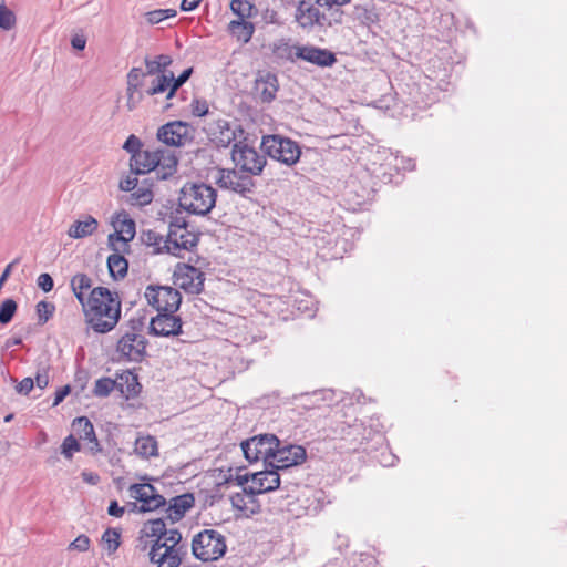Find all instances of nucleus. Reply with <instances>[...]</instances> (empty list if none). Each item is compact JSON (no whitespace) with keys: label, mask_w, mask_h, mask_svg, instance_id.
<instances>
[{"label":"nucleus","mask_w":567,"mask_h":567,"mask_svg":"<svg viewBox=\"0 0 567 567\" xmlns=\"http://www.w3.org/2000/svg\"><path fill=\"white\" fill-rule=\"evenodd\" d=\"M90 548V538L86 535L78 536L71 544L69 545L70 550L78 551H87Z\"/></svg>","instance_id":"nucleus-50"},{"label":"nucleus","mask_w":567,"mask_h":567,"mask_svg":"<svg viewBox=\"0 0 567 567\" xmlns=\"http://www.w3.org/2000/svg\"><path fill=\"white\" fill-rule=\"evenodd\" d=\"M280 445V440L275 434H259L241 442L240 446L245 458L250 462L264 460L266 464L272 460L275 449Z\"/></svg>","instance_id":"nucleus-7"},{"label":"nucleus","mask_w":567,"mask_h":567,"mask_svg":"<svg viewBox=\"0 0 567 567\" xmlns=\"http://www.w3.org/2000/svg\"><path fill=\"white\" fill-rule=\"evenodd\" d=\"M156 58V61L158 62L161 69L163 72H168L167 68L173 63V59L168 54H159Z\"/></svg>","instance_id":"nucleus-60"},{"label":"nucleus","mask_w":567,"mask_h":567,"mask_svg":"<svg viewBox=\"0 0 567 567\" xmlns=\"http://www.w3.org/2000/svg\"><path fill=\"white\" fill-rule=\"evenodd\" d=\"M17 308V302L13 299H6L0 306V323H9L12 320Z\"/></svg>","instance_id":"nucleus-43"},{"label":"nucleus","mask_w":567,"mask_h":567,"mask_svg":"<svg viewBox=\"0 0 567 567\" xmlns=\"http://www.w3.org/2000/svg\"><path fill=\"white\" fill-rule=\"evenodd\" d=\"M134 330L135 327H132L131 331L121 337L116 350L127 361L141 362L146 354L147 341L143 334Z\"/></svg>","instance_id":"nucleus-16"},{"label":"nucleus","mask_w":567,"mask_h":567,"mask_svg":"<svg viewBox=\"0 0 567 567\" xmlns=\"http://www.w3.org/2000/svg\"><path fill=\"white\" fill-rule=\"evenodd\" d=\"M158 165L156 152L142 150L140 153L131 156L130 167L134 175H143L155 169Z\"/></svg>","instance_id":"nucleus-24"},{"label":"nucleus","mask_w":567,"mask_h":567,"mask_svg":"<svg viewBox=\"0 0 567 567\" xmlns=\"http://www.w3.org/2000/svg\"><path fill=\"white\" fill-rule=\"evenodd\" d=\"M187 554L188 544L183 542L182 534L177 528H172L168 530L164 551L158 556L157 567H179Z\"/></svg>","instance_id":"nucleus-12"},{"label":"nucleus","mask_w":567,"mask_h":567,"mask_svg":"<svg viewBox=\"0 0 567 567\" xmlns=\"http://www.w3.org/2000/svg\"><path fill=\"white\" fill-rule=\"evenodd\" d=\"M72 430L79 436L80 440L87 441L91 444V446H90L91 451H94V452L100 451V444L96 439L93 424L91 423V421L87 417H85V416L76 417L72 422Z\"/></svg>","instance_id":"nucleus-26"},{"label":"nucleus","mask_w":567,"mask_h":567,"mask_svg":"<svg viewBox=\"0 0 567 567\" xmlns=\"http://www.w3.org/2000/svg\"><path fill=\"white\" fill-rule=\"evenodd\" d=\"M144 533L146 537H154V542L150 549V560L153 564H158L159 550L164 549L167 544L168 530L164 518L151 519L144 525Z\"/></svg>","instance_id":"nucleus-18"},{"label":"nucleus","mask_w":567,"mask_h":567,"mask_svg":"<svg viewBox=\"0 0 567 567\" xmlns=\"http://www.w3.org/2000/svg\"><path fill=\"white\" fill-rule=\"evenodd\" d=\"M111 248L115 252L107 257L109 272L113 279L120 280L127 275L128 261L124 258V256L118 254V248L115 246H111Z\"/></svg>","instance_id":"nucleus-28"},{"label":"nucleus","mask_w":567,"mask_h":567,"mask_svg":"<svg viewBox=\"0 0 567 567\" xmlns=\"http://www.w3.org/2000/svg\"><path fill=\"white\" fill-rule=\"evenodd\" d=\"M16 24L14 13L8 9L4 0H0V29L10 30Z\"/></svg>","instance_id":"nucleus-42"},{"label":"nucleus","mask_w":567,"mask_h":567,"mask_svg":"<svg viewBox=\"0 0 567 567\" xmlns=\"http://www.w3.org/2000/svg\"><path fill=\"white\" fill-rule=\"evenodd\" d=\"M175 312H158L152 318L150 333L157 337L178 336L182 333V320Z\"/></svg>","instance_id":"nucleus-20"},{"label":"nucleus","mask_w":567,"mask_h":567,"mask_svg":"<svg viewBox=\"0 0 567 567\" xmlns=\"http://www.w3.org/2000/svg\"><path fill=\"white\" fill-rule=\"evenodd\" d=\"M193 72H194L193 68H187L178 76H175L173 74V80L171 82V84H172L171 90L168 91L167 96H166L168 100L172 99L176 94L177 90L189 80Z\"/></svg>","instance_id":"nucleus-41"},{"label":"nucleus","mask_w":567,"mask_h":567,"mask_svg":"<svg viewBox=\"0 0 567 567\" xmlns=\"http://www.w3.org/2000/svg\"><path fill=\"white\" fill-rule=\"evenodd\" d=\"M217 190L205 183H186L178 196L179 206L197 216H206L216 205Z\"/></svg>","instance_id":"nucleus-2"},{"label":"nucleus","mask_w":567,"mask_h":567,"mask_svg":"<svg viewBox=\"0 0 567 567\" xmlns=\"http://www.w3.org/2000/svg\"><path fill=\"white\" fill-rule=\"evenodd\" d=\"M260 147L270 158L287 166L295 165L301 156L300 145L296 141L279 134L262 136Z\"/></svg>","instance_id":"nucleus-3"},{"label":"nucleus","mask_w":567,"mask_h":567,"mask_svg":"<svg viewBox=\"0 0 567 567\" xmlns=\"http://www.w3.org/2000/svg\"><path fill=\"white\" fill-rule=\"evenodd\" d=\"M295 50L297 59L303 60L320 68L332 66L337 62L336 54L328 49L308 44L296 45Z\"/></svg>","instance_id":"nucleus-19"},{"label":"nucleus","mask_w":567,"mask_h":567,"mask_svg":"<svg viewBox=\"0 0 567 567\" xmlns=\"http://www.w3.org/2000/svg\"><path fill=\"white\" fill-rule=\"evenodd\" d=\"M80 449H81V445H80L78 439L74 435L70 434L62 442L61 453L66 458L71 460L73 456V453L80 451Z\"/></svg>","instance_id":"nucleus-45"},{"label":"nucleus","mask_w":567,"mask_h":567,"mask_svg":"<svg viewBox=\"0 0 567 567\" xmlns=\"http://www.w3.org/2000/svg\"><path fill=\"white\" fill-rule=\"evenodd\" d=\"M231 159L238 171L251 177L260 175L267 163L265 154L241 142L233 145Z\"/></svg>","instance_id":"nucleus-8"},{"label":"nucleus","mask_w":567,"mask_h":567,"mask_svg":"<svg viewBox=\"0 0 567 567\" xmlns=\"http://www.w3.org/2000/svg\"><path fill=\"white\" fill-rule=\"evenodd\" d=\"M83 309L91 328L99 333L113 330L121 318L120 297L105 287L93 288Z\"/></svg>","instance_id":"nucleus-1"},{"label":"nucleus","mask_w":567,"mask_h":567,"mask_svg":"<svg viewBox=\"0 0 567 567\" xmlns=\"http://www.w3.org/2000/svg\"><path fill=\"white\" fill-rule=\"evenodd\" d=\"M114 389H118L121 392H124L123 377L120 378V381H115L106 377L97 379L94 385L93 393L95 396L105 398Z\"/></svg>","instance_id":"nucleus-31"},{"label":"nucleus","mask_w":567,"mask_h":567,"mask_svg":"<svg viewBox=\"0 0 567 567\" xmlns=\"http://www.w3.org/2000/svg\"><path fill=\"white\" fill-rule=\"evenodd\" d=\"M229 30L238 40L247 43L252 38L255 27L251 22L245 21V19H239L229 23Z\"/></svg>","instance_id":"nucleus-33"},{"label":"nucleus","mask_w":567,"mask_h":567,"mask_svg":"<svg viewBox=\"0 0 567 567\" xmlns=\"http://www.w3.org/2000/svg\"><path fill=\"white\" fill-rule=\"evenodd\" d=\"M92 287V279L86 274H76L71 279V288L78 301L85 308L84 291Z\"/></svg>","instance_id":"nucleus-30"},{"label":"nucleus","mask_w":567,"mask_h":567,"mask_svg":"<svg viewBox=\"0 0 567 567\" xmlns=\"http://www.w3.org/2000/svg\"><path fill=\"white\" fill-rule=\"evenodd\" d=\"M55 306L49 301H40L37 305L38 321L40 324L45 323L54 313Z\"/></svg>","instance_id":"nucleus-44"},{"label":"nucleus","mask_w":567,"mask_h":567,"mask_svg":"<svg viewBox=\"0 0 567 567\" xmlns=\"http://www.w3.org/2000/svg\"><path fill=\"white\" fill-rule=\"evenodd\" d=\"M124 507L120 506L117 501H111L107 507V514L113 517H121L124 514Z\"/></svg>","instance_id":"nucleus-58"},{"label":"nucleus","mask_w":567,"mask_h":567,"mask_svg":"<svg viewBox=\"0 0 567 567\" xmlns=\"http://www.w3.org/2000/svg\"><path fill=\"white\" fill-rule=\"evenodd\" d=\"M81 475H82L83 481L89 484L96 485L100 482V476L96 473L84 471V472H82Z\"/></svg>","instance_id":"nucleus-62"},{"label":"nucleus","mask_w":567,"mask_h":567,"mask_svg":"<svg viewBox=\"0 0 567 567\" xmlns=\"http://www.w3.org/2000/svg\"><path fill=\"white\" fill-rule=\"evenodd\" d=\"M307 458L306 449L301 445L282 444L275 449L272 460L269 462L270 467L278 471L287 470L291 466L302 464Z\"/></svg>","instance_id":"nucleus-17"},{"label":"nucleus","mask_w":567,"mask_h":567,"mask_svg":"<svg viewBox=\"0 0 567 567\" xmlns=\"http://www.w3.org/2000/svg\"><path fill=\"white\" fill-rule=\"evenodd\" d=\"M121 534L114 528H107L102 535V542L106 545L109 554L115 553L120 545Z\"/></svg>","instance_id":"nucleus-39"},{"label":"nucleus","mask_w":567,"mask_h":567,"mask_svg":"<svg viewBox=\"0 0 567 567\" xmlns=\"http://www.w3.org/2000/svg\"><path fill=\"white\" fill-rule=\"evenodd\" d=\"M225 537L217 530L204 529L194 536L192 553L202 561H214L226 553Z\"/></svg>","instance_id":"nucleus-4"},{"label":"nucleus","mask_w":567,"mask_h":567,"mask_svg":"<svg viewBox=\"0 0 567 567\" xmlns=\"http://www.w3.org/2000/svg\"><path fill=\"white\" fill-rule=\"evenodd\" d=\"M209 141L218 148H226L237 138V133H243L240 125H233L225 118L214 120L205 126Z\"/></svg>","instance_id":"nucleus-15"},{"label":"nucleus","mask_w":567,"mask_h":567,"mask_svg":"<svg viewBox=\"0 0 567 567\" xmlns=\"http://www.w3.org/2000/svg\"><path fill=\"white\" fill-rule=\"evenodd\" d=\"M278 90V78L272 72H260L255 80V92L262 103L272 102L276 99Z\"/></svg>","instance_id":"nucleus-22"},{"label":"nucleus","mask_w":567,"mask_h":567,"mask_svg":"<svg viewBox=\"0 0 567 567\" xmlns=\"http://www.w3.org/2000/svg\"><path fill=\"white\" fill-rule=\"evenodd\" d=\"M175 9H156L145 13V19L150 24H157L168 18L176 17Z\"/></svg>","instance_id":"nucleus-40"},{"label":"nucleus","mask_w":567,"mask_h":567,"mask_svg":"<svg viewBox=\"0 0 567 567\" xmlns=\"http://www.w3.org/2000/svg\"><path fill=\"white\" fill-rule=\"evenodd\" d=\"M142 100V94L136 93L132 99H130V95H127V107L128 110L135 109L136 104Z\"/></svg>","instance_id":"nucleus-63"},{"label":"nucleus","mask_w":567,"mask_h":567,"mask_svg":"<svg viewBox=\"0 0 567 567\" xmlns=\"http://www.w3.org/2000/svg\"><path fill=\"white\" fill-rule=\"evenodd\" d=\"M123 383H124V392L123 394L126 395V398L134 396L140 391V383L137 382V377L131 372H128L125 377H123Z\"/></svg>","instance_id":"nucleus-46"},{"label":"nucleus","mask_w":567,"mask_h":567,"mask_svg":"<svg viewBox=\"0 0 567 567\" xmlns=\"http://www.w3.org/2000/svg\"><path fill=\"white\" fill-rule=\"evenodd\" d=\"M287 3H296L295 19L297 23L303 29H312L316 25L322 27L326 24L327 17L320 11L323 7V0H286Z\"/></svg>","instance_id":"nucleus-13"},{"label":"nucleus","mask_w":567,"mask_h":567,"mask_svg":"<svg viewBox=\"0 0 567 567\" xmlns=\"http://www.w3.org/2000/svg\"><path fill=\"white\" fill-rule=\"evenodd\" d=\"M350 0H323V7L331 9L333 6H344L349 3Z\"/></svg>","instance_id":"nucleus-64"},{"label":"nucleus","mask_w":567,"mask_h":567,"mask_svg":"<svg viewBox=\"0 0 567 567\" xmlns=\"http://www.w3.org/2000/svg\"><path fill=\"white\" fill-rule=\"evenodd\" d=\"M37 284L44 292H50L54 287L53 278L47 272L38 277Z\"/></svg>","instance_id":"nucleus-51"},{"label":"nucleus","mask_w":567,"mask_h":567,"mask_svg":"<svg viewBox=\"0 0 567 567\" xmlns=\"http://www.w3.org/2000/svg\"><path fill=\"white\" fill-rule=\"evenodd\" d=\"M257 493H250V485L248 487H243L241 492L234 493L230 495V503L234 508L238 511H245L248 508L249 504L256 503Z\"/></svg>","instance_id":"nucleus-34"},{"label":"nucleus","mask_w":567,"mask_h":567,"mask_svg":"<svg viewBox=\"0 0 567 567\" xmlns=\"http://www.w3.org/2000/svg\"><path fill=\"white\" fill-rule=\"evenodd\" d=\"M176 235V231L172 230V233H168L166 238H164L159 233L148 229L142 231L141 241L145 246L152 248L153 255L167 252L178 256L181 250H189L197 245V240L195 238H193L192 241L178 243Z\"/></svg>","instance_id":"nucleus-5"},{"label":"nucleus","mask_w":567,"mask_h":567,"mask_svg":"<svg viewBox=\"0 0 567 567\" xmlns=\"http://www.w3.org/2000/svg\"><path fill=\"white\" fill-rule=\"evenodd\" d=\"M137 178L135 176H127L126 178L121 179L120 188L124 192H132L137 187Z\"/></svg>","instance_id":"nucleus-56"},{"label":"nucleus","mask_w":567,"mask_h":567,"mask_svg":"<svg viewBox=\"0 0 567 567\" xmlns=\"http://www.w3.org/2000/svg\"><path fill=\"white\" fill-rule=\"evenodd\" d=\"M251 474L250 493L264 494L272 492L280 486V474L276 467L267 468Z\"/></svg>","instance_id":"nucleus-21"},{"label":"nucleus","mask_w":567,"mask_h":567,"mask_svg":"<svg viewBox=\"0 0 567 567\" xmlns=\"http://www.w3.org/2000/svg\"><path fill=\"white\" fill-rule=\"evenodd\" d=\"M153 200V193L150 188H135L126 198V203L133 206H145Z\"/></svg>","instance_id":"nucleus-37"},{"label":"nucleus","mask_w":567,"mask_h":567,"mask_svg":"<svg viewBox=\"0 0 567 567\" xmlns=\"http://www.w3.org/2000/svg\"><path fill=\"white\" fill-rule=\"evenodd\" d=\"M248 481H249L248 474L237 475L235 478H233V476L230 474L229 476L225 477L224 482L219 483L218 486H221L224 484H231V485L240 486L243 488V487H247L246 483Z\"/></svg>","instance_id":"nucleus-52"},{"label":"nucleus","mask_w":567,"mask_h":567,"mask_svg":"<svg viewBox=\"0 0 567 567\" xmlns=\"http://www.w3.org/2000/svg\"><path fill=\"white\" fill-rule=\"evenodd\" d=\"M145 66H146L145 72L147 75L163 74V70L161 69L158 62L156 61V58H154V59L145 58Z\"/></svg>","instance_id":"nucleus-55"},{"label":"nucleus","mask_w":567,"mask_h":567,"mask_svg":"<svg viewBox=\"0 0 567 567\" xmlns=\"http://www.w3.org/2000/svg\"><path fill=\"white\" fill-rule=\"evenodd\" d=\"M172 230H175L176 233L177 231H187V223L185 220V218L183 217H179V216H174L171 218V221H169V230L168 233H172Z\"/></svg>","instance_id":"nucleus-54"},{"label":"nucleus","mask_w":567,"mask_h":567,"mask_svg":"<svg viewBox=\"0 0 567 567\" xmlns=\"http://www.w3.org/2000/svg\"><path fill=\"white\" fill-rule=\"evenodd\" d=\"M131 498L136 499L141 503L140 506L136 503H131L132 512H153L166 505V499L162 496L157 489L148 483H135L128 488Z\"/></svg>","instance_id":"nucleus-10"},{"label":"nucleus","mask_w":567,"mask_h":567,"mask_svg":"<svg viewBox=\"0 0 567 567\" xmlns=\"http://www.w3.org/2000/svg\"><path fill=\"white\" fill-rule=\"evenodd\" d=\"M123 148L133 156L142 151V142L137 136L132 134L125 141Z\"/></svg>","instance_id":"nucleus-49"},{"label":"nucleus","mask_w":567,"mask_h":567,"mask_svg":"<svg viewBox=\"0 0 567 567\" xmlns=\"http://www.w3.org/2000/svg\"><path fill=\"white\" fill-rule=\"evenodd\" d=\"M202 0H182L181 10L185 12H189L195 10Z\"/></svg>","instance_id":"nucleus-61"},{"label":"nucleus","mask_w":567,"mask_h":567,"mask_svg":"<svg viewBox=\"0 0 567 567\" xmlns=\"http://www.w3.org/2000/svg\"><path fill=\"white\" fill-rule=\"evenodd\" d=\"M174 284L186 293L198 295L204 290V272L187 264H177L173 274Z\"/></svg>","instance_id":"nucleus-14"},{"label":"nucleus","mask_w":567,"mask_h":567,"mask_svg":"<svg viewBox=\"0 0 567 567\" xmlns=\"http://www.w3.org/2000/svg\"><path fill=\"white\" fill-rule=\"evenodd\" d=\"M215 183L219 188L235 193L243 198H248L254 194L256 187L254 178L237 168H218Z\"/></svg>","instance_id":"nucleus-6"},{"label":"nucleus","mask_w":567,"mask_h":567,"mask_svg":"<svg viewBox=\"0 0 567 567\" xmlns=\"http://www.w3.org/2000/svg\"><path fill=\"white\" fill-rule=\"evenodd\" d=\"M115 231L109 235V245L115 246L114 241H122L124 247H128V241L133 240L135 237V221L127 217L126 214L123 215V219H117L114 223Z\"/></svg>","instance_id":"nucleus-23"},{"label":"nucleus","mask_w":567,"mask_h":567,"mask_svg":"<svg viewBox=\"0 0 567 567\" xmlns=\"http://www.w3.org/2000/svg\"><path fill=\"white\" fill-rule=\"evenodd\" d=\"M145 298L157 312H176L182 302L181 292L169 286L150 285L146 287Z\"/></svg>","instance_id":"nucleus-9"},{"label":"nucleus","mask_w":567,"mask_h":567,"mask_svg":"<svg viewBox=\"0 0 567 567\" xmlns=\"http://www.w3.org/2000/svg\"><path fill=\"white\" fill-rule=\"evenodd\" d=\"M147 76L146 72L141 68H133L127 74V95L130 99L137 93V91L143 87L144 80Z\"/></svg>","instance_id":"nucleus-36"},{"label":"nucleus","mask_w":567,"mask_h":567,"mask_svg":"<svg viewBox=\"0 0 567 567\" xmlns=\"http://www.w3.org/2000/svg\"><path fill=\"white\" fill-rule=\"evenodd\" d=\"M173 80V72H163V74L157 75L153 81L152 85L145 90V93L150 96L164 93L165 91L171 90V82Z\"/></svg>","instance_id":"nucleus-35"},{"label":"nucleus","mask_w":567,"mask_h":567,"mask_svg":"<svg viewBox=\"0 0 567 567\" xmlns=\"http://www.w3.org/2000/svg\"><path fill=\"white\" fill-rule=\"evenodd\" d=\"M71 392V386L70 385H64L60 389L56 390L55 394H54V400H53V406H56L59 405L64 399L65 396Z\"/></svg>","instance_id":"nucleus-57"},{"label":"nucleus","mask_w":567,"mask_h":567,"mask_svg":"<svg viewBox=\"0 0 567 567\" xmlns=\"http://www.w3.org/2000/svg\"><path fill=\"white\" fill-rule=\"evenodd\" d=\"M71 45L74 50L82 51L86 45V38L83 34H74L71 39Z\"/></svg>","instance_id":"nucleus-59"},{"label":"nucleus","mask_w":567,"mask_h":567,"mask_svg":"<svg viewBox=\"0 0 567 567\" xmlns=\"http://www.w3.org/2000/svg\"><path fill=\"white\" fill-rule=\"evenodd\" d=\"M195 498L190 493L175 496L171 499L169 506L166 508L167 516L172 523L181 520L185 513L194 506Z\"/></svg>","instance_id":"nucleus-25"},{"label":"nucleus","mask_w":567,"mask_h":567,"mask_svg":"<svg viewBox=\"0 0 567 567\" xmlns=\"http://www.w3.org/2000/svg\"><path fill=\"white\" fill-rule=\"evenodd\" d=\"M34 388V380L30 377L24 378L21 380L17 386L16 390L19 394L28 395L32 389Z\"/></svg>","instance_id":"nucleus-53"},{"label":"nucleus","mask_w":567,"mask_h":567,"mask_svg":"<svg viewBox=\"0 0 567 567\" xmlns=\"http://www.w3.org/2000/svg\"><path fill=\"white\" fill-rule=\"evenodd\" d=\"M99 223L92 216H86L83 220H76L68 231L71 238L80 239L92 235L97 229Z\"/></svg>","instance_id":"nucleus-29"},{"label":"nucleus","mask_w":567,"mask_h":567,"mask_svg":"<svg viewBox=\"0 0 567 567\" xmlns=\"http://www.w3.org/2000/svg\"><path fill=\"white\" fill-rule=\"evenodd\" d=\"M33 380H34V384L39 389H41V390L45 389L50 382L49 367H45V365L39 367L35 378Z\"/></svg>","instance_id":"nucleus-47"},{"label":"nucleus","mask_w":567,"mask_h":567,"mask_svg":"<svg viewBox=\"0 0 567 567\" xmlns=\"http://www.w3.org/2000/svg\"><path fill=\"white\" fill-rule=\"evenodd\" d=\"M135 453L148 458L158 454L157 441L153 436H142L135 441Z\"/></svg>","instance_id":"nucleus-32"},{"label":"nucleus","mask_w":567,"mask_h":567,"mask_svg":"<svg viewBox=\"0 0 567 567\" xmlns=\"http://www.w3.org/2000/svg\"><path fill=\"white\" fill-rule=\"evenodd\" d=\"M156 157L158 165L154 171L161 179H167L176 173L178 159L174 154L166 151H156Z\"/></svg>","instance_id":"nucleus-27"},{"label":"nucleus","mask_w":567,"mask_h":567,"mask_svg":"<svg viewBox=\"0 0 567 567\" xmlns=\"http://www.w3.org/2000/svg\"><path fill=\"white\" fill-rule=\"evenodd\" d=\"M192 114L194 116L203 117L208 114L209 107L206 100L195 99L190 104Z\"/></svg>","instance_id":"nucleus-48"},{"label":"nucleus","mask_w":567,"mask_h":567,"mask_svg":"<svg viewBox=\"0 0 567 567\" xmlns=\"http://www.w3.org/2000/svg\"><path fill=\"white\" fill-rule=\"evenodd\" d=\"M195 128L187 122L172 121L157 130V140L165 145L181 147L194 140Z\"/></svg>","instance_id":"nucleus-11"},{"label":"nucleus","mask_w":567,"mask_h":567,"mask_svg":"<svg viewBox=\"0 0 567 567\" xmlns=\"http://www.w3.org/2000/svg\"><path fill=\"white\" fill-rule=\"evenodd\" d=\"M230 9L239 19L250 18L254 12H257L256 7L249 0H231Z\"/></svg>","instance_id":"nucleus-38"}]
</instances>
